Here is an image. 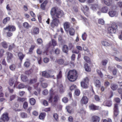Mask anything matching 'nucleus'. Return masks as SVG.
<instances>
[{"label":"nucleus","instance_id":"nucleus-5","mask_svg":"<svg viewBox=\"0 0 122 122\" xmlns=\"http://www.w3.org/2000/svg\"><path fill=\"white\" fill-rule=\"evenodd\" d=\"M117 28V26L115 23H113L112 24L111 26L109 27L108 28V31L109 33H115Z\"/></svg>","mask_w":122,"mask_h":122},{"label":"nucleus","instance_id":"nucleus-43","mask_svg":"<svg viewBox=\"0 0 122 122\" xmlns=\"http://www.w3.org/2000/svg\"><path fill=\"white\" fill-rule=\"evenodd\" d=\"M80 90L78 89H76L75 92V93L76 95L77 96H78L80 94Z\"/></svg>","mask_w":122,"mask_h":122},{"label":"nucleus","instance_id":"nucleus-31","mask_svg":"<svg viewBox=\"0 0 122 122\" xmlns=\"http://www.w3.org/2000/svg\"><path fill=\"white\" fill-rule=\"evenodd\" d=\"M85 83L83 82H81V86L82 87L84 88H87V87L88 86L87 83L86 84Z\"/></svg>","mask_w":122,"mask_h":122},{"label":"nucleus","instance_id":"nucleus-39","mask_svg":"<svg viewBox=\"0 0 122 122\" xmlns=\"http://www.w3.org/2000/svg\"><path fill=\"white\" fill-rule=\"evenodd\" d=\"M16 95L15 94L12 95L10 96V100L12 101L14 100L16 97Z\"/></svg>","mask_w":122,"mask_h":122},{"label":"nucleus","instance_id":"nucleus-17","mask_svg":"<svg viewBox=\"0 0 122 122\" xmlns=\"http://www.w3.org/2000/svg\"><path fill=\"white\" fill-rule=\"evenodd\" d=\"M104 2L105 5L108 6L111 5L112 3V0H104Z\"/></svg>","mask_w":122,"mask_h":122},{"label":"nucleus","instance_id":"nucleus-52","mask_svg":"<svg viewBox=\"0 0 122 122\" xmlns=\"http://www.w3.org/2000/svg\"><path fill=\"white\" fill-rule=\"evenodd\" d=\"M119 111L118 110H114V115L116 117L118 114L119 113Z\"/></svg>","mask_w":122,"mask_h":122},{"label":"nucleus","instance_id":"nucleus-51","mask_svg":"<svg viewBox=\"0 0 122 122\" xmlns=\"http://www.w3.org/2000/svg\"><path fill=\"white\" fill-rule=\"evenodd\" d=\"M52 45L54 46H56L57 45V43L56 41L53 39L52 40Z\"/></svg>","mask_w":122,"mask_h":122},{"label":"nucleus","instance_id":"nucleus-32","mask_svg":"<svg viewBox=\"0 0 122 122\" xmlns=\"http://www.w3.org/2000/svg\"><path fill=\"white\" fill-rule=\"evenodd\" d=\"M30 104L32 105H34L36 102L35 100L33 98H30Z\"/></svg>","mask_w":122,"mask_h":122},{"label":"nucleus","instance_id":"nucleus-63","mask_svg":"<svg viewBox=\"0 0 122 122\" xmlns=\"http://www.w3.org/2000/svg\"><path fill=\"white\" fill-rule=\"evenodd\" d=\"M49 61V59L47 58H44L43 59L44 62L46 63L48 62Z\"/></svg>","mask_w":122,"mask_h":122},{"label":"nucleus","instance_id":"nucleus-10","mask_svg":"<svg viewBox=\"0 0 122 122\" xmlns=\"http://www.w3.org/2000/svg\"><path fill=\"white\" fill-rule=\"evenodd\" d=\"M42 73V76L47 78L53 77L54 76L50 75L49 73L46 71H43Z\"/></svg>","mask_w":122,"mask_h":122},{"label":"nucleus","instance_id":"nucleus-14","mask_svg":"<svg viewBox=\"0 0 122 122\" xmlns=\"http://www.w3.org/2000/svg\"><path fill=\"white\" fill-rule=\"evenodd\" d=\"M88 102V99L86 97H83L82 98L81 100V102L82 104H86Z\"/></svg>","mask_w":122,"mask_h":122},{"label":"nucleus","instance_id":"nucleus-25","mask_svg":"<svg viewBox=\"0 0 122 122\" xmlns=\"http://www.w3.org/2000/svg\"><path fill=\"white\" fill-rule=\"evenodd\" d=\"M91 8L92 9L94 10H96L98 8V5L97 4L92 5L91 7Z\"/></svg>","mask_w":122,"mask_h":122},{"label":"nucleus","instance_id":"nucleus-55","mask_svg":"<svg viewBox=\"0 0 122 122\" xmlns=\"http://www.w3.org/2000/svg\"><path fill=\"white\" fill-rule=\"evenodd\" d=\"M83 48L84 50L86 51L87 52H89V51L88 48L85 45H83Z\"/></svg>","mask_w":122,"mask_h":122},{"label":"nucleus","instance_id":"nucleus-2","mask_svg":"<svg viewBox=\"0 0 122 122\" xmlns=\"http://www.w3.org/2000/svg\"><path fill=\"white\" fill-rule=\"evenodd\" d=\"M77 74L75 70L70 71L68 73L67 77L68 79L71 81H75L77 77Z\"/></svg>","mask_w":122,"mask_h":122},{"label":"nucleus","instance_id":"nucleus-49","mask_svg":"<svg viewBox=\"0 0 122 122\" xmlns=\"http://www.w3.org/2000/svg\"><path fill=\"white\" fill-rule=\"evenodd\" d=\"M28 106V103L26 102H25L23 104V108L25 109H26Z\"/></svg>","mask_w":122,"mask_h":122},{"label":"nucleus","instance_id":"nucleus-21","mask_svg":"<svg viewBox=\"0 0 122 122\" xmlns=\"http://www.w3.org/2000/svg\"><path fill=\"white\" fill-rule=\"evenodd\" d=\"M23 25L25 28L28 29L31 27V26L27 22H25L23 23Z\"/></svg>","mask_w":122,"mask_h":122},{"label":"nucleus","instance_id":"nucleus-44","mask_svg":"<svg viewBox=\"0 0 122 122\" xmlns=\"http://www.w3.org/2000/svg\"><path fill=\"white\" fill-rule=\"evenodd\" d=\"M14 80L13 78H11L9 80V83L10 86H12L14 83Z\"/></svg>","mask_w":122,"mask_h":122},{"label":"nucleus","instance_id":"nucleus-7","mask_svg":"<svg viewBox=\"0 0 122 122\" xmlns=\"http://www.w3.org/2000/svg\"><path fill=\"white\" fill-rule=\"evenodd\" d=\"M7 55V60L8 62H9L11 61L13 57V55L11 53L7 52L6 53Z\"/></svg>","mask_w":122,"mask_h":122},{"label":"nucleus","instance_id":"nucleus-12","mask_svg":"<svg viewBox=\"0 0 122 122\" xmlns=\"http://www.w3.org/2000/svg\"><path fill=\"white\" fill-rule=\"evenodd\" d=\"M90 109L92 110H97L99 109V107L93 104H91L89 106Z\"/></svg>","mask_w":122,"mask_h":122},{"label":"nucleus","instance_id":"nucleus-58","mask_svg":"<svg viewBox=\"0 0 122 122\" xmlns=\"http://www.w3.org/2000/svg\"><path fill=\"white\" fill-rule=\"evenodd\" d=\"M97 71L99 75L101 77H103V75L101 71L99 70H97Z\"/></svg>","mask_w":122,"mask_h":122},{"label":"nucleus","instance_id":"nucleus-38","mask_svg":"<svg viewBox=\"0 0 122 122\" xmlns=\"http://www.w3.org/2000/svg\"><path fill=\"white\" fill-rule=\"evenodd\" d=\"M37 78L36 77L35 78L31 79L30 81V83L31 84H34L37 81Z\"/></svg>","mask_w":122,"mask_h":122},{"label":"nucleus","instance_id":"nucleus-47","mask_svg":"<svg viewBox=\"0 0 122 122\" xmlns=\"http://www.w3.org/2000/svg\"><path fill=\"white\" fill-rule=\"evenodd\" d=\"M30 63L29 61L25 62L24 63V65L26 67H28L30 66Z\"/></svg>","mask_w":122,"mask_h":122},{"label":"nucleus","instance_id":"nucleus-54","mask_svg":"<svg viewBox=\"0 0 122 122\" xmlns=\"http://www.w3.org/2000/svg\"><path fill=\"white\" fill-rule=\"evenodd\" d=\"M4 52V51L3 49L0 50V57H1L3 55V53Z\"/></svg>","mask_w":122,"mask_h":122},{"label":"nucleus","instance_id":"nucleus-9","mask_svg":"<svg viewBox=\"0 0 122 122\" xmlns=\"http://www.w3.org/2000/svg\"><path fill=\"white\" fill-rule=\"evenodd\" d=\"M100 120V117L97 116H94L92 117L91 119L92 122H99Z\"/></svg>","mask_w":122,"mask_h":122},{"label":"nucleus","instance_id":"nucleus-45","mask_svg":"<svg viewBox=\"0 0 122 122\" xmlns=\"http://www.w3.org/2000/svg\"><path fill=\"white\" fill-rule=\"evenodd\" d=\"M98 21V23L101 24L103 25L104 24V20L102 19H99Z\"/></svg>","mask_w":122,"mask_h":122},{"label":"nucleus","instance_id":"nucleus-15","mask_svg":"<svg viewBox=\"0 0 122 122\" xmlns=\"http://www.w3.org/2000/svg\"><path fill=\"white\" fill-rule=\"evenodd\" d=\"M103 104L105 106L110 107L112 105V102L110 101H105L104 102Z\"/></svg>","mask_w":122,"mask_h":122},{"label":"nucleus","instance_id":"nucleus-56","mask_svg":"<svg viewBox=\"0 0 122 122\" xmlns=\"http://www.w3.org/2000/svg\"><path fill=\"white\" fill-rule=\"evenodd\" d=\"M89 81V79L88 77H86L85 78L84 80V82L86 83L87 84L88 83Z\"/></svg>","mask_w":122,"mask_h":122},{"label":"nucleus","instance_id":"nucleus-18","mask_svg":"<svg viewBox=\"0 0 122 122\" xmlns=\"http://www.w3.org/2000/svg\"><path fill=\"white\" fill-rule=\"evenodd\" d=\"M111 89L113 91L116 90L118 88V86L115 84H112L110 86Z\"/></svg>","mask_w":122,"mask_h":122},{"label":"nucleus","instance_id":"nucleus-30","mask_svg":"<svg viewBox=\"0 0 122 122\" xmlns=\"http://www.w3.org/2000/svg\"><path fill=\"white\" fill-rule=\"evenodd\" d=\"M21 78L22 80L24 82H26L27 80V77L23 75H21Z\"/></svg>","mask_w":122,"mask_h":122},{"label":"nucleus","instance_id":"nucleus-3","mask_svg":"<svg viewBox=\"0 0 122 122\" xmlns=\"http://www.w3.org/2000/svg\"><path fill=\"white\" fill-rule=\"evenodd\" d=\"M54 91L53 88L51 89L50 91V96L49 97L48 100L49 102H53L55 103L58 101V97L57 95H55L53 98V95L54 93Z\"/></svg>","mask_w":122,"mask_h":122},{"label":"nucleus","instance_id":"nucleus-46","mask_svg":"<svg viewBox=\"0 0 122 122\" xmlns=\"http://www.w3.org/2000/svg\"><path fill=\"white\" fill-rule=\"evenodd\" d=\"M20 115L21 117L23 118H26L27 117V114L24 112L21 113Z\"/></svg>","mask_w":122,"mask_h":122},{"label":"nucleus","instance_id":"nucleus-50","mask_svg":"<svg viewBox=\"0 0 122 122\" xmlns=\"http://www.w3.org/2000/svg\"><path fill=\"white\" fill-rule=\"evenodd\" d=\"M53 117L55 120L57 121L58 120V115L56 113H54L53 115Z\"/></svg>","mask_w":122,"mask_h":122},{"label":"nucleus","instance_id":"nucleus-11","mask_svg":"<svg viewBox=\"0 0 122 122\" xmlns=\"http://www.w3.org/2000/svg\"><path fill=\"white\" fill-rule=\"evenodd\" d=\"M69 23L67 22H65L64 25V27L65 30L66 31H68L69 29Z\"/></svg>","mask_w":122,"mask_h":122},{"label":"nucleus","instance_id":"nucleus-41","mask_svg":"<svg viewBox=\"0 0 122 122\" xmlns=\"http://www.w3.org/2000/svg\"><path fill=\"white\" fill-rule=\"evenodd\" d=\"M87 37V35L85 32H84V34L82 35V39L84 41H85L86 40Z\"/></svg>","mask_w":122,"mask_h":122},{"label":"nucleus","instance_id":"nucleus-61","mask_svg":"<svg viewBox=\"0 0 122 122\" xmlns=\"http://www.w3.org/2000/svg\"><path fill=\"white\" fill-rule=\"evenodd\" d=\"M114 110H118V105L117 103L114 104V107L113 108Z\"/></svg>","mask_w":122,"mask_h":122},{"label":"nucleus","instance_id":"nucleus-6","mask_svg":"<svg viewBox=\"0 0 122 122\" xmlns=\"http://www.w3.org/2000/svg\"><path fill=\"white\" fill-rule=\"evenodd\" d=\"M9 120L8 114L7 113L5 112L3 114L1 118L0 119V122H5V121H8Z\"/></svg>","mask_w":122,"mask_h":122},{"label":"nucleus","instance_id":"nucleus-37","mask_svg":"<svg viewBox=\"0 0 122 122\" xmlns=\"http://www.w3.org/2000/svg\"><path fill=\"white\" fill-rule=\"evenodd\" d=\"M26 100V99L24 98H20L19 97L18 98L17 101H18L20 102H23L25 101Z\"/></svg>","mask_w":122,"mask_h":122},{"label":"nucleus","instance_id":"nucleus-42","mask_svg":"<svg viewBox=\"0 0 122 122\" xmlns=\"http://www.w3.org/2000/svg\"><path fill=\"white\" fill-rule=\"evenodd\" d=\"M10 18L9 17H7L5 18L3 20V23L5 24L7 21L10 20Z\"/></svg>","mask_w":122,"mask_h":122},{"label":"nucleus","instance_id":"nucleus-20","mask_svg":"<svg viewBox=\"0 0 122 122\" xmlns=\"http://www.w3.org/2000/svg\"><path fill=\"white\" fill-rule=\"evenodd\" d=\"M95 84L96 87L98 88H99L101 86V82L99 80H96L95 82Z\"/></svg>","mask_w":122,"mask_h":122},{"label":"nucleus","instance_id":"nucleus-13","mask_svg":"<svg viewBox=\"0 0 122 122\" xmlns=\"http://www.w3.org/2000/svg\"><path fill=\"white\" fill-rule=\"evenodd\" d=\"M101 12L104 13H107L108 11V7L106 6L103 7L101 9Z\"/></svg>","mask_w":122,"mask_h":122},{"label":"nucleus","instance_id":"nucleus-1","mask_svg":"<svg viewBox=\"0 0 122 122\" xmlns=\"http://www.w3.org/2000/svg\"><path fill=\"white\" fill-rule=\"evenodd\" d=\"M50 14L52 16H54L58 18H61L64 14L62 11L56 10L54 7L52 8L51 9Z\"/></svg>","mask_w":122,"mask_h":122},{"label":"nucleus","instance_id":"nucleus-19","mask_svg":"<svg viewBox=\"0 0 122 122\" xmlns=\"http://www.w3.org/2000/svg\"><path fill=\"white\" fill-rule=\"evenodd\" d=\"M117 13L115 11L111 10L109 12L108 14L111 17H113L116 15Z\"/></svg>","mask_w":122,"mask_h":122},{"label":"nucleus","instance_id":"nucleus-60","mask_svg":"<svg viewBox=\"0 0 122 122\" xmlns=\"http://www.w3.org/2000/svg\"><path fill=\"white\" fill-rule=\"evenodd\" d=\"M10 69L12 71L14 70L15 68V66L14 65H11L10 67Z\"/></svg>","mask_w":122,"mask_h":122},{"label":"nucleus","instance_id":"nucleus-33","mask_svg":"<svg viewBox=\"0 0 122 122\" xmlns=\"http://www.w3.org/2000/svg\"><path fill=\"white\" fill-rule=\"evenodd\" d=\"M46 116V114L45 113H41L39 115V118L40 119H44Z\"/></svg>","mask_w":122,"mask_h":122},{"label":"nucleus","instance_id":"nucleus-59","mask_svg":"<svg viewBox=\"0 0 122 122\" xmlns=\"http://www.w3.org/2000/svg\"><path fill=\"white\" fill-rule=\"evenodd\" d=\"M2 88L1 86H0V97H2L4 95L3 93L2 92Z\"/></svg>","mask_w":122,"mask_h":122},{"label":"nucleus","instance_id":"nucleus-57","mask_svg":"<svg viewBox=\"0 0 122 122\" xmlns=\"http://www.w3.org/2000/svg\"><path fill=\"white\" fill-rule=\"evenodd\" d=\"M62 101L64 102L67 103L68 101V99L67 97H64L63 98Z\"/></svg>","mask_w":122,"mask_h":122},{"label":"nucleus","instance_id":"nucleus-8","mask_svg":"<svg viewBox=\"0 0 122 122\" xmlns=\"http://www.w3.org/2000/svg\"><path fill=\"white\" fill-rule=\"evenodd\" d=\"M4 29L5 30H8L9 31H14L16 29L15 27L13 25H9L6 28H4Z\"/></svg>","mask_w":122,"mask_h":122},{"label":"nucleus","instance_id":"nucleus-28","mask_svg":"<svg viewBox=\"0 0 122 122\" xmlns=\"http://www.w3.org/2000/svg\"><path fill=\"white\" fill-rule=\"evenodd\" d=\"M69 30V32L70 35L71 36L75 34L74 30L72 28H70Z\"/></svg>","mask_w":122,"mask_h":122},{"label":"nucleus","instance_id":"nucleus-34","mask_svg":"<svg viewBox=\"0 0 122 122\" xmlns=\"http://www.w3.org/2000/svg\"><path fill=\"white\" fill-rule=\"evenodd\" d=\"M108 61L107 60L105 59L103 60L101 62V64L104 66H106L107 63Z\"/></svg>","mask_w":122,"mask_h":122},{"label":"nucleus","instance_id":"nucleus-16","mask_svg":"<svg viewBox=\"0 0 122 122\" xmlns=\"http://www.w3.org/2000/svg\"><path fill=\"white\" fill-rule=\"evenodd\" d=\"M47 3V1L45 0L41 5V7L42 10H45V9L46 7Z\"/></svg>","mask_w":122,"mask_h":122},{"label":"nucleus","instance_id":"nucleus-4","mask_svg":"<svg viewBox=\"0 0 122 122\" xmlns=\"http://www.w3.org/2000/svg\"><path fill=\"white\" fill-rule=\"evenodd\" d=\"M52 20L50 23L51 26L52 28H54L55 27L58 26V24L60 23L59 19L54 16H52Z\"/></svg>","mask_w":122,"mask_h":122},{"label":"nucleus","instance_id":"nucleus-62","mask_svg":"<svg viewBox=\"0 0 122 122\" xmlns=\"http://www.w3.org/2000/svg\"><path fill=\"white\" fill-rule=\"evenodd\" d=\"M41 86L44 88H46L47 86V84L46 83H43L42 84Z\"/></svg>","mask_w":122,"mask_h":122},{"label":"nucleus","instance_id":"nucleus-64","mask_svg":"<svg viewBox=\"0 0 122 122\" xmlns=\"http://www.w3.org/2000/svg\"><path fill=\"white\" fill-rule=\"evenodd\" d=\"M48 93V91L46 89L44 90L42 92L43 94L44 95H47Z\"/></svg>","mask_w":122,"mask_h":122},{"label":"nucleus","instance_id":"nucleus-27","mask_svg":"<svg viewBox=\"0 0 122 122\" xmlns=\"http://www.w3.org/2000/svg\"><path fill=\"white\" fill-rule=\"evenodd\" d=\"M18 57L21 61H22L24 57L25 56V55L23 54L21 52H19L18 54Z\"/></svg>","mask_w":122,"mask_h":122},{"label":"nucleus","instance_id":"nucleus-29","mask_svg":"<svg viewBox=\"0 0 122 122\" xmlns=\"http://www.w3.org/2000/svg\"><path fill=\"white\" fill-rule=\"evenodd\" d=\"M33 33L35 34H37L39 32V30L38 28L35 27L33 29Z\"/></svg>","mask_w":122,"mask_h":122},{"label":"nucleus","instance_id":"nucleus-53","mask_svg":"<svg viewBox=\"0 0 122 122\" xmlns=\"http://www.w3.org/2000/svg\"><path fill=\"white\" fill-rule=\"evenodd\" d=\"M62 76V72L60 71L58 74L57 75V78L58 79H60L61 77Z\"/></svg>","mask_w":122,"mask_h":122},{"label":"nucleus","instance_id":"nucleus-22","mask_svg":"<svg viewBox=\"0 0 122 122\" xmlns=\"http://www.w3.org/2000/svg\"><path fill=\"white\" fill-rule=\"evenodd\" d=\"M59 91L60 93L62 94L65 91L62 85L61 84L59 87Z\"/></svg>","mask_w":122,"mask_h":122},{"label":"nucleus","instance_id":"nucleus-35","mask_svg":"<svg viewBox=\"0 0 122 122\" xmlns=\"http://www.w3.org/2000/svg\"><path fill=\"white\" fill-rule=\"evenodd\" d=\"M84 59L88 63H90L91 62L90 58L88 56H85L84 57Z\"/></svg>","mask_w":122,"mask_h":122},{"label":"nucleus","instance_id":"nucleus-36","mask_svg":"<svg viewBox=\"0 0 122 122\" xmlns=\"http://www.w3.org/2000/svg\"><path fill=\"white\" fill-rule=\"evenodd\" d=\"M57 62L59 64H62L64 62V60L62 59H60L57 60Z\"/></svg>","mask_w":122,"mask_h":122},{"label":"nucleus","instance_id":"nucleus-23","mask_svg":"<svg viewBox=\"0 0 122 122\" xmlns=\"http://www.w3.org/2000/svg\"><path fill=\"white\" fill-rule=\"evenodd\" d=\"M101 43L102 45L104 46H108L110 45L109 43L105 41H102Z\"/></svg>","mask_w":122,"mask_h":122},{"label":"nucleus","instance_id":"nucleus-40","mask_svg":"<svg viewBox=\"0 0 122 122\" xmlns=\"http://www.w3.org/2000/svg\"><path fill=\"white\" fill-rule=\"evenodd\" d=\"M2 46L5 48H6L7 47V45L6 42L4 41L1 43Z\"/></svg>","mask_w":122,"mask_h":122},{"label":"nucleus","instance_id":"nucleus-24","mask_svg":"<svg viewBox=\"0 0 122 122\" xmlns=\"http://www.w3.org/2000/svg\"><path fill=\"white\" fill-rule=\"evenodd\" d=\"M84 67L86 71L88 72H90L91 71V68L86 63L85 64Z\"/></svg>","mask_w":122,"mask_h":122},{"label":"nucleus","instance_id":"nucleus-48","mask_svg":"<svg viewBox=\"0 0 122 122\" xmlns=\"http://www.w3.org/2000/svg\"><path fill=\"white\" fill-rule=\"evenodd\" d=\"M25 86L24 85L22 84H19L18 86V88L19 89H21L25 87Z\"/></svg>","mask_w":122,"mask_h":122},{"label":"nucleus","instance_id":"nucleus-26","mask_svg":"<svg viewBox=\"0 0 122 122\" xmlns=\"http://www.w3.org/2000/svg\"><path fill=\"white\" fill-rule=\"evenodd\" d=\"M62 50L64 52L67 53L68 51V48L67 46L66 45H64L63 46Z\"/></svg>","mask_w":122,"mask_h":122}]
</instances>
